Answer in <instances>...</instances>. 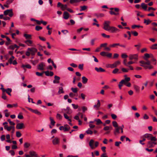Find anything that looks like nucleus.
<instances>
[{"instance_id":"1","label":"nucleus","mask_w":157,"mask_h":157,"mask_svg":"<svg viewBox=\"0 0 157 157\" xmlns=\"http://www.w3.org/2000/svg\"><path fill=\"white\" fill-rule=\"evenodd\" d=\"M153 57V56L152 54H149L148 53H146L144 54V59L146 61V62H145L143 60H141L140 61V63H141V64L149 65L151 63V62L148 60V59L150 57L152 58Z\"/></svg>"},{"instance_id":"2","label":"nucleus","mask_w":157,"mask_h":157,"mask_svg":"<svg viewBox=\"0 0 157 157\" xmlns=\"http://www.w3.org/2000/svg\"><path fill=\"white\" fill-rule=\"evenodd\" d=\"M37 51V49L35 48H28L27 51L25 53V54L27 56H29L30 54L32 56H34Z\"/></svg>"},{"instance_id":"3","label":"nucleus","mask_w":157,"mask_h":157,"mask_svg":"<svg viewBox=\"0 0 157 157\" xmlns=\"http://www.w3.org/2000/svg\"><path fill=\"white\" fill-rule=\"evenodd\" d=\"M144 136L148 140H151V141H155L156 140L155 137L153 136L151 134H146L144 135Z\"/></svg>"},{"instance_id":"4","label":"nucleus","mask_w":157,"mask_h":157,"mask_svg":"<svg viewBox=\"0 0 157 157\" xmlns=\"http://www.w3.org/2000/svg\"><path fill=\"white\" fill-rule=\"evenodd\" d=\"M110 22L109 21H105L104 24L103 29L105 30L108 31L109 30L111 26H109Z\"/></svg>"},{"instance_id":"5","label":"nucleus","mask_w":157,"mask_h":157,"mask_svg":"<svg viewBox=\"0 0 157 157\" xmlns=\"http://www.w3.org/2000/svg\"><path fill=\"white\" fill-rule=\"evenodd\" d=\"M4 14L5 15H8L9 16L11 17L13 15V10L11 9L6 10L4 12Z\"/></svg>"},{"instance_id":"6","label":"nucleus","mask_w":157,"mask_h":157,"mask_svg":"<svg viewBox=\"0 0 157 157\" xmlns=\"http://www.w3.org/2000/svg\"><path fill=\"white\" fill-rule=\"evenodd\" d=\"M120 61H117L114 62L113 64H109L107 66V67L113 68L116 67L119 64H120Z\"/></svg>"},{"instance_id":"7","label":"nucleus","mask_w":157,"mask_h":157,"mask_svg":"<svg viewBox=\"0 0 157 157\" xmlns=\"http://www.w3.org/2000/svg\"><path fill=\"white\" fill-rule=\"evenodd\" d=\"M129 58L130 60H134L137 61L138 59V56L137 54H131L129 55Z\"/></svg>"},{"instance_id":"8","label":"nucleus","mask_w":157,"mask_h":157,"mask_svg":"<svg viewBox=\"0 0 157 157\" xmlns=\"http://www.w3.org/2000/svg\"><path fill=\"white\" fill-rule=\"evenodd\" d=\"M109 29V30L108 31L112 33H116L117 31H119L118 29L113 26H111Z\"/></svg>"},{"instance_id":"9","label":"nucleus","mask_w":157,"mask_h":157,"mask_svg":"<svg viewBox=\"0 0 157 157\" xmlns=\"http://www.w3.org/2000/svg\"><path fill=\"white\" fill-rule=\"evenodd\" d=\"M59 143L60 139L57 137H56L52 140V144L54 145L58 144Z\"/></svg>"},{"instance_id":"10","label":"nucleus","mask_w":157,"mask_h":157,"mask_svg":"<svg viewBox=\"0 0 157 157\" xmlns=\"http://www.w3.org/2000/svg\"><path fill=\"white\" fill-rule=\"evenodd\" d=\"M45 66L44 63L42 62L39 64L37 66L38 69L40 70H44V67Z\"/></svg>"},{"instance_id":"11","label":"nucleus","mask_w":157,"mask_h":157,"mask_svg":"<svg viewBox=\"0 0 157 157\" xmlns=\"http://www.w3.org/2000/svg\"><path fill=\"white\" fill-rule=\"evenodd\" d=\"M29 154L32 157H40L38 156V155L37 154L36 152L33 150L30 151H29Z\"/></svg>"},{"instance_id":"12","label":"nucleus","mask_w":157,"mask_h":157,"mask_svg":"<svg viewBox=\"0 0 157 157\" xmlns=\"http://www.w3.org/2000/svg\"><path fill=\"white\" fill-rule=\"evenodd\" d=\"M16 128L18 129H21L24 127V125L23 123H19L17 124Z\"/></svg>"},{"instance_id":"13","label":"nucleus","mask_w":157,"mask_h":157,"mask_svg":"<svg viewBox=\"0 0 157 157\" xmlns=\"http://www.w3.org/2000/svg\"><path fill=\"white\" fill-rule=\"evenodd\" d=\"M24 43H25L28 46H32V44L33 43V41L30 40H26L24 41Z\"/></svg>"},{"instance_id":"14","label":"nucleus","mask_w":157,"mask_h":157,"mask_svg":"<svg viewBox=\"0 0 157 157\" xmlns=\"http://www.w3.org/2000/svg\"><path fill=\"white\" fill-rule=\"evenodd\" d=\"M155 141H149L147 143V145L149 147H151L154 146L153 145H156L157 143L155 142Z\"/></svg>"},{"instance_id":"15","label":"nucleus","mask_w":157,"mask_h":157,"mask_svg":"<svg viewBox=\"0 0 157 157\" xmlns=\"http://www.w3.org/2000/svg\"><path fill=\"white\" fill-rule=\"evenodd\" d=\"M97 104L94 105L93 106L94 108L96 110L98 109L101 105V103L99 100H97Z\"/></svg>"},{"instance_id":"16","label":"nucleus","mask_w":157,"mask_h":157,"mask_svg":"<svg viewBox=\"0 0 157 157\" xmlns=\"http://www.w3.org/2000/svg\"><path fill=\"white\" fill-rule=\"evenodd\" d=\"M55 79L53 81L54 83H59V80L60 78L59 76L55 75L54 77Z\"/></svg>"},{"instance_id":"17","label":"nucleus","mask_w":157,"mask_h":157,"mask_svg":"<svg viewBox=\"0 0 157 157\" xmlns=\"http://www.w3.org/2000/svg\"><path fill=\"white\" fill-rule=\"evenodd\" d=\"M63 110L66 111V113H66L68 114H70L72 113L71 110L70 108L68 106L67 107L66 109H64Z\"/></svg>"},{"instance_id":"18","label":"nucleus","mask_w":157,"mask_h":157,"mask_svg":"<svg viewBox=\"0 0 157 157\" xmlns=\"http://www.w3.org/2000/svg\"><path fill=\"white\" fill-rule=\"evenodd\" d=\"M94 141L92 139L89 142V145L90 147L92 149L94 148Z\"/></svg>"},{"instance_id":"19","label":"nucleus","mask_w":157,"mask_h":157,"mask_svg":"<svg viewBox=\"0 0 157 157\" xmlns=\"http://www.w3.org/2000/svg\"><path fill=\"white\" fill-rule=\"evenodd\" d=\"M95 70L98 72H104L105 71V70L101 67H100L99 68H98L97 67H95Z\"/></svg>"},{"instance_id":"20","label":"nucleus","mask_w":157,"mask_h":157,"mask_svg":"<svg viewBox=\"0 0 157 157\" xmlns=\"http://www.w3.org/2000/svg\"><path fill=\"white\" fill-rule=\"evenodd\" d=\"M146 64H141L140 65L141 66L143 67L145 69L148 68L149 69H151L153 68V67L151 65V63L149 65H147L148 66L145 65Z\"/></svg>"},{"instance_id":"21","label":"nucleus","mask_w":157,"mask_h":157,"mask_svg":"<svg viewBox=\"0 0 157 157\" xmlns=\"http://www.w3.org/2000/svg\"><path fill=\"white\" fill-rule=\"evenodd\" d=\"M31 146V144L30 143L26 142L24 143V149H27Z\"/></svg>"},{"instance_id":"22","label":"nucleus","mask_w":157,"mask_h":157,"mask_svg":"<svg viewBox=\"0 0 157 157\" xmlns=\"http://www.w3.org/2000/svg\"><path fill=\"white\" fill-rule=\"evenodd\" d=\"M24 36L27 40H30L32 38V36L31 35L25 33L24 34Z\"/></svg>"},{"instance_id":"23","label":"nucleus","mask_w":157,"mask_h":157,"mask_svg":"<svg viewBox=\"0 0 157 157\" xmlns=\"http://www.w3.org/2000/svg\"><path fill=\"white\" fill-rule=\"evenodd\" d=\"M14 126H10V127H8L7 125H5L4 126V128L5 129H6L7 131H9L12 129L14 128Z\"/></svg>"},{"instance_id":"24","label":"nucleus","mask_w":157,"mask_h":157,"mask_svg":"<svg viewBox=\"0 0 157 157\" xmlns=\"http://www.w3.org/2000/svg\"><path fill=\"white\" fill-rule=\"evenodd\" d=\"M69 17V13L67 12H64L63 14V18L65 19H67Z\"/></svg>"},{"instance_id":"25","label":"nucleus","mask_w":157,"mask_h":157,"mask_svg":"<svg viewBox=\"0 0 157 157\" xmlns=\"http://www.w3.org/2000/svg\"><path fill=\"white\" fill-rule=\"evenodd\" d=\"M63 131L64 132H66L69 131L70 129V126L67 124H66L64 125V127Z\"/></svg>"},{"instance_id":"26","label":"nucleus","mask_w":157,"mask_h":157,"mask_svg":"<svg viewBox=\"0 0 157 157\" xmlns=\"http://www.w3.org/2000/svg\"><path fill=\"white\" fill-rule=\"evenodd\" d=\"M21 67L23 68L24 69H25V68H26L28 69H30L31 68V66L29 64L27 65L22 64L21 65Z\"/></svg>"},{"instance_id":"27","label":"nucleus","mask_w":157,"mask_h":157,"mask_svg":"<svg viewBox=\"0 0 157 157\" xmlns=\"http://www.w3.org/2000/svg\"><path fill=\"white\" fill-rule=\"evenodd\" d=\"M59 90L58 92V94H63L64 93V91L63 90V87L61 86L59 88Z\"/></svg>"},{"instance_id":"28","label":"nucleus","mask_w":157,"mask_h":157,"mask_svg":"<svg viewBox=\"0 0 157 157\" xmlns=\"http://www.w3.org/2000/svg\"><path fill=\"white\" fill-rule=\"evenodd\" d=\"M66 113H64L63 116L64 118L67 119L68 121L71 122V119L70 118V117L67 115Z\"/></svg>"},{"instance_id":"29","label":"nucleus","mask_w":157,"mask_h":157,"mask_svg":"<svg viewBox=\"0 0 157 157\" xmlns=\"http://www.w3.org/2000/svg\"><path fill=\"white\" fill-rule=\"evenodd\" d=\"M120 129L119 127H117L116 128L114 132V133L115 135H116L117 133H120L119 130Z\"/></svg>"},{"instance_id":"30","label":"nucleus","mask_w":157,"mask_h":157,"mask_svg":"<svg viewBox=\"0 0 157 157\" xmlns=\"http://www.w3.org/2000/svg\"><path fill=\"white\" fill-rule=\"evenodd\" d=\"M82 82L84 84H86L88 81V79L85 76H83L82 77Z\"/></svg>"},{"instance_id":"31","label":"nucleus","mask_w":157,"mask_h":157,"mask_svg":"<svg viewBox=\"0 0 157 157\" xmlns=\"http://www.w3.org/2000/svg\"><path fill=\"white\" fill-rule=\"evenodd\" d=\"M141 6L142 8L144 10H146L147 8V6L144 3H141Z\"/></svg>"},{"instance_id":"32","label":"nucleus","mask_w":157,"mask_h":157,"mask_svg":"<svg viewBox=\"0 0 157 157\" xmlns=\"http://www.w3.org/2000/svg\"><path fill=\"white\" fill-rule=\"evenodd\" d=\"M12 91V89L11 88H7L6 90L5 89V92H6L7 94H8L9 95L11 96V94H10L11 92Z\"/></svg>"},{"instance_id":"33","label":"nucleus","mask_w":157,"mask_h":157,"mask_svg":"<svg viewBox=\"0 0 157 157\" xmlns=\"http://www.w3.org/2000/svg\"><path fill=\"white\" fill-rule=\"evenodd\" d=\"M134 88L136 92H139L140 87L138 86L137 85H134Z\"/></svg>"},{"instance_id":"34","label":"nucleus","mask_w":157,"mask_h":157,"mask_svg":"<svg viewBox=\"0 0 157 157\" xmlns=\"http://www.w3.org/2000/svg\"><path fill=\"white\" fill-rule=\"evenodd\" d=\"M81 9L80 10V11H84L87 9V7L86 6H81L80 7Z\"/></svg>"},{"instance_id":"35","label":"nucleus","mask_w":157,"mask_h":157,"mask_svg":"<svg viewBox=\"0 0 157 157\" xmlns=\"http://www.w3.org/2000/svg\"><path fill=\"white\" fill-rule=\"evenodd\" d=\"M144 23L145 24L147 25L149 24L151 22V21L149 19L146 20L144 19Z\"/></svg>"},{"instance_id":"36","label":"nucleus","mask_w":157,"mask_h":157,"mask_svg":"<svg viewBox=\"0 0 157 157\" xmlns=\"http://www.w3.org/2000/svg\"><path fill=\"white\" fill-rule=\"evenodd\" d=\"M94 121L97 122L96 124L97 125L102 123V121H101V120L99 119H95L94 120Z\"/></svg>"},{"instance_id":"37","label":"nucleus","mask_w":157,"mask_h":157,"mask_svg":"<svg viewBox=\"0 0 157 157\" xmlns=\"http://www.w3.org/2000/svg\"><path fill=\"white\" fill-rule=\"evenodd\" d=\"M32 112L34 113L35 114H37L38 115H40L41 114L40 112L37 109H33Z\"/></svg>"},{"instance_id":"38","label":"nucleus","mask_w":157,"mask_h":157,"mask_svg":"<svg viewBox=\"0 0 157 157\" xmlns=\"http://www.w3.org/2000/svg\"><path fill=\"white\" fill-rule=\"evenodd\" d=\"M67 8H67V5L66 4H65L64 5H62V7H61V9L62 10H67Z\"/></svg>"},{"instance_id":"39","label":"nucleus","mask_w":157,"mask_h":157,"mask_svg":"<svg viewBox=\"0 0 157 157\" xmlns=\"http://www.w3.org/2000/svg\"><path fill=\"white\" fill-rule=\"evenodd\" d=\"M112 124L113 126L114 127L116 128L118 127V124L117 122L116 121H113L112 122Z\"/></svg>"},{"instance_id":"40","label":"nucleus","mask_w":157,"mask_h":157,"mask_svg":"<svg viewBox=\"0 0 157 157\" xmlns=\"http://www.w3.org/2000/svg\"><path fill=\"white\" fill-rule=\"evenodd\" d=\"M49 118L51 121V124H52L53 125H54L55 123V122L53 120V119L52 117H50Z\"/></svg>"},{"instance_id":"41","label":"nucleus","mask_w":157,"mask_h":157,"mask_svg":"<svg viewBox=\"0 0 157 157\" xmlns=\"http://www.w3.org/2000/svg\"><path fill=\"white\" fill-rule=\"evenodd\" d=\"M110 128H112L111 127H109V126H105L104 128H103V130L105 131H108L109 130Z\"/></svg>"},{"instance_id":"42","label":"nucleus","mask_w":157,"mask_h":157,"mask_svg":"<svg viewBox=\"0 0 157 157\" xmlns=\"http://www.w3.org/2000/svg\"><path fill=\"white\" fill-rule=\"evenodd\" d=\"M152 49H157V44H155L153 45L151 47Z\"/></svg>"},{"instance_id":"43","label":"nucleus","mask_w":157,"mask_h":157,"mask_svg":"<svg viewBox=\"0 0 157 157\" xmlns=\"http://www.w3.org/2000/svg\"><path fill=\"white\" fill-rule=\"evenodd\" d=\"M119 45H120V44L119 43L113 44H112L110 45V47L114 48L116 47V46H119Z\"/></svg>"},{"instance_id":"44","label":"nucleus","mask_w":157,"mask_h":157,"mask_svg":"<svg viewBox=\"0 0 157 157\" xmlns=\"http://www.w3.org/2000/svg\"><path fill=\"white\" fill-rule=\"evenodd\" d=\"M71 90L74 93H76L78 91V89L77 88H71Z\"/></svg>"},{"instance_id":"45","label":"nucleus","mask_w":157,"mask_h":157,"mask_svg":"<svg viewBox=\"0 0 157 157\" xmlns=\"http://www.w3.org/2000/svg\"><path fill=\"white\" fill-rule=\"evenodd\" d=\"M42 29V27L39 25L36 26L35 27V29L37 31H39L41 29Z\"/></svg>"},{"instance_id":"46","label":"nucleus","mask_w":157,"mask_h":157,"mask_svg":"<svg viewBox=\"0 0 157 157\" xmlns=\"http://www.w3.org/2000/svg\"><path fill=\"white\" fill-rule=\"evenodd\" d=\"M86 132L88 134L92 135L93 133V132L90 130V129H88L87 131H86Z\"/></svg>"},{"instance_id":"47","label":"nucleus","mask_w":157,"mask_h":157,"mask_svg":"<svg viewBox=\"0 0 157 157\" xmlns=\"http://www.w3.org/2000/svg\"><path fill=\"white\" fill-rule=\"evenodd\" d=\"M14 58V57L13 56H12L9 59V62L10 64L12 63V61Z\"/></svg>"},{"instance_id":"48","label":"nucleus","mask_w":157,"mask_h":157,"mask_svg":"<svg viewBox=\"0 0 157 157\" xmlns=\"http://www.w3.org/2000/svg\"><path fill=\"white\" fill-rule=\"evenodd\" d=\"M107 53V52H102L100 53V54L102 56H106Z\"/></svg>"},{"instance_id":"49","label":"nucleus","mask_w":157,"mask_h":157,"mask_svg":"<svg viewBox=\"0 0 157 157\" xmlns=\"http://www.w3.org/2000/svg\"><path fill=\"white\" fill-rule=\"evenodd\" d=\"M16 136L17 137H20L21 136V134L20 132L19 131H17L16 132Z\"/></svg>"},{"instance_id":"50","label":"nucleus","mask_w":157,"mask_h":157,"mask_svg":"<svg viewBox=\"0 0 157 157\" xmlns=\"http://www.w3.org/2000/svg\"><path fill=\"white\" fill-rule=\"evenodd\" d=\"M136 27H141L143 28V26H140V25H134L132 26V29H134Z\"/></svg>"},{"instance_id":"51","label":"nucleus","mask_w":157,"mask_h":157,"mask_svg":"<svg viewBox=\"0 0 157 157\" xmlns=\"http://www.w3.org/2000/svg\"><path fill=\"white\" fill-rule=\"evenodd\" d=\"M119 69L118 68H116L115 69L112 71V73L113 74H117L118 72Z\"/></svg>"},{"instance_id":"52","label":"nucleus","mask_w":157,"mask_h":157,"mask_svg":"<svg viewBox=\"0 0 157 157\" xmlns=\"http://www.w3.org/2000/svg\"><path fill=\"white\" fill-rule=\"evenodd\" d=\"M15 48L14 47V45H11L9 46V47L8 48V49H10L12 50H13Z\"/></svg>"},{"instance_id":"53","label":"nucleus","mask_w":157,"mask_h":157,"mask_svg":"<svg viewBox=\"0 0 157 157\" xmlns=\"http://www.w3.org/2000/svg\"><path fill=\"white\" fill-rule=\"evenodd\" d=\"M129 70V69H127L124 68H121V70L123 72H127Z\"/></svg>"},{"instance_id":"54","label":"nucleus","mask_w":157,"mask_h":157,"mask_svg":"<svg viewBox=\"0 0 157 157\" xmlns=\"http://www.w3.org/2000/svg\"><path fill=\"white\" fill-rule=\"evenodd\" d=\"M14 0H7L6 2V4H7L10 5L11 3H12L13 2V1Z\"/></svg>"},{"instance_id":"55","label":"nucleus","mask_w":157,"mask_h":157,"mask_svg":"<svg viewBox=\"0 0 157 157\" xmlns=\"http://www.w3.org/2000/svg\"><path fill=\"white\" fill-rule=\"evenodd\" d=\"M7 121L11 125H14L15 124V123L11 121L10 119H8Z\"/></svg>"},{"instance_id":"56","label":"nucleus","mask_w":157,"mask_h":157,"mask_svg":"<svg viewBox=\"0 0 157 157\" xmlns=\"http://www.w3.org/2000/svg\"><path fill=\"white\" fill-rule=\"evenodd\" d=\"M56 117L58 119H61L62 118V116L60 114L57 113L56 115Z\"/></svg>"},{"instance_id":"57","label":"nucleus","mask_w":157,"mask_h":157,"mask_svg":"<svg viewBox=\"0 0 157 157\" xmlns=\"http://www.w3.org/2000/svg\"><path fill=\"white\" fill-rule=\"evenodd\" d=\"M1 140L2 141H3L5 140V135H2L1 136Z\"/></svg>"},{"instance_id":"58","label":"nucleus","mask_w":157,"mask_h":157,"mask_svg":"<svg viewBox=\"0 0 157 157\" xmlns=\"http://www.w3.org/2000/svg\"><path fill=\"white\" fill-rule=\"evenodd\" d=\"M101 35L104 37H106L109 38L110 37V36L109 35H106L104 33L101 34Z\"/></svg>"},{"instance_id":"59","label":"nucleus","mask_w":157,"mask_h":157,"mask_svg":"<svg viewBox=\"0 0 157 157\" xmlns=\"http://www.w3.org/2000/svg\"><path fill=\"white\" fill-rule=\"evenodd\" d=\"M122 81H120L119 83V84H118L119 87L120 89H121V87L123 84L122 83Z\"/></svg>"},{"instance_id":"60","label":"nucleus","mask_w":157,"mask_h":157,"mask_svg":"<svg viewBox=\"0 0 157 157\" xmlns=\"http://www.w3.org/2000/svg\"><path fill=\"white\" fill-rule=\"evenodd\" d=\"M121 57L122 58L124 59L128 57V56L125 54H122L121 55Z\"/></svg>"},{"instance_id":"61","label":"nucleus","mask_w":157,"mask_h":157,"mask_svg":"<svg viewBox=\"0 0 157 157\" xmlns=\"http://www.w3.org/2000/svg\"><path fill=\"white\" fill-rule=\"evenodd\" d=\"M83 64H80L78 65V68L79 69H80L81 70H83Z\"/></svg>"},{"instance_id":"62","label":"nucleus","mask_w":157,"mask_h":157,"mask_svg":"<svg viewBox=\"0 0 157 157\" xmlns=\"http://www.w3.org/2000/svg\"><path fill=\"white\" fill-rule=\"evenodd\" d=\"M111 116L112 118L113 119H116L117 117V116L116 115L114 114H111Z\"/></svg>"},{"instance_id":"63","label":"nucleus","mask_w":157,"mask_h":157,"mask_svg":"<svg viewBox=\"0 0 157 157\" xmlns=\"http://www.w3.org/2000/svg\"><path fill=\"white\" fill-rule=\"evenodd\" d=\"M82 112H84L85 111H86L87 109V108L85 106H82Z\"/></svg>"},{"instance_id":"64","label":"nucleus","mask_w":157,"mask_h":157,"mask_svg":"<svg viewBox=\"0 0 157 157\" xmlns=\"http://www.w3.org/2000/svg\"><path fill=\"white\" fill-rule=\"evenodd\" d=\"M9 152L10 153L11 155L12 156L14 155L15 154L14 151L13 150L10 151Z\"/></svg>"}]
</instances>
